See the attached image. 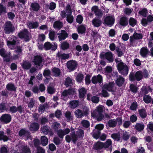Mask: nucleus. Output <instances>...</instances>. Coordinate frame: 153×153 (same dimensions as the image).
Wrapping results in <instances>:
<instances>
[{"label": "nucleus", "instance_id": "f257e3e1", "mask_svg": "<svg viewBox=\"0 0 153 153\" xmlns=\"http://www.w3.org/2000/svg\"><path fill=\"white\" fill-rule=\"evenodd\" d=\"M117 67L119 73L124 76H126L128 74V68L123 62H121L118 63L117 65Z\"/></svg>", "mask_w": 153, "mask_h": 153}, {"label": "nucleus", "instance_id": "f03ea898", "mask_svg": "<svg viewBox=\"0 0 153 153\" xmlns=\"http://www.w3.org/2000/svg\"><path fill=\"white\" fill-rule=\"evenodd\" d=\"M143 78V72L141 71H137L135 74L133 72H131L129 75V79L131 81H134L135 80L139 81Z\"/></svg>", "mask_w": 153, "mask_h": 153}, {"label": "nucleus", "instance_id": "7ed1b4c3", "mask_svg": "<svg viewBox=\"0 0 153 153\" xmlns=\"http://www.w3.org/2000/svg\"><path fill=\"white\" fill-rule=\"evenodd\" d=\"M114 54L110 51L106 52H102L100 53V57L101 59H105L109 63H111L114 60Z\"/></svg>", "mask_w": 153, "mask_h": 153}, {"label": "nucleus", "instance_id": "20e7f679", "mask_svg": "<svg viewBox=\"0 0 153 153\" xmlns=\"http://www.w3.org/2000/svg\"><path fill=\"white\" fill-rule=\"evenodd\" d=\"M19 37L21 39H24L25 42H29L30 40L29 36V32L27 29L24 28L18 33Z\"/></svg>", "mask_w": 153, "mask_h": 153}, {"label": "nucleus", "instance_id": "39448f33", "mask_svg": "<svg viewBox=\"0 0 153 153\" xmlns=\"http://www.w3.org/2000/svg\"><path fill=\"white\" fill-rule=\"evenodd\" d=\"M5 33L6 34H10L13 33L15 31V28L10 21L6 22L4 28Z\"/></svg>", "mask_w": 153, "mask_h": 153}, {"label": "nucleus", "instance_id": "423d86ee", "mask_svg": "<svg viewBox=\"0 0 153 153\" xmlns=\"http://www.w3.org/2000/svg\"><path fill=\"white\" fill-rule=\"evenodd\" d=\"M66 66L69 72L73 71L77 68L78 62L75 60H70L67 62Z\"/></svg>", "mask_w": 153, "mask_h": 153}, {"label": "nucleus", "instance_id": "0eeeda50", "mask_svg": "<svg viewBox=\"0 0 153 153\" xmlns=\"http://www.w3.org/2000/svg\"><path fill=\"white\" fill-rule=\"evenodd\" d=\"M115 21L114 15L106 16L104 19V24L109 27H111L114 24Z\"/></svg>", "mask_w": 153, "mask_h": 153}, {"label": "nucleus", "instance_id": "6e6552de", "mask_svg": "<svg viewBox=\"0 0 153 153\" xmlns=\"http://www.w3.org/2000/svg\"><path fill=\"white\" fill-rule=\"evenodd\" d=\"M88 109L86 108L83 111L80 109H77L74 112L76 117L78 118H82L84 116H87L88 114Z\"/></svg>", "mask_w": 153, "mask_h": 153}, {"label": "nucleus", "instance_id": "1a4fd4ad", "mask_svg": "<svg viewBox=\"0 0 153 153\" xmlns=\"http://www.w3.org/2000/svg\"><path fill=\"white\" fill-rule=\"evenodd\" d=\"M12 117L10 114H2L0 118L1 121L4 124H8L11 121Z\"/></svg>", "mask_w": 153, "mask_h": 153}, {"label": "nucleus", "instance_id": "9d476101", "mask_svg": "<svg viewBox=\"0 0 153 153\" xmlns=\"http://www.w3.org/2000/svg\"><path fill=\"white\" fill-rule=\"evenodd\" d=\"M115 83L114 82H109L108 83L105 84L102 86V88L105 89L109 92H114L115 91L114 89Z\"/></svg>", "mask_w": 153, "mask_h": 153}, {"label": "nucleus", "instance_id": "9b49d317", "mask_svg": "<svg viewBox=\"0 0 153 153\" xmlns=\"http://www.w3.org/2000/svg\"><path fill=\"white\" fill-rule=\"evenodd\" d=\"M57 47V45L56 44L52 45L49 42H47L45 43L44 45V48L46 50H49L50 49L52 51H55Z\"/></svg>", "mask_w": 153, "mask_h": 153}, {"label": "nucleus", "instance_id": "f8f14e48", "mask_svg": "<svg viewBox=\"0 0 153 153\" xmlns=\"http://www.w3.org/2000/svg\"><path fill=\"white\" fill-rule=\"evenodd\" d=\"M92 11L93 12L95 16L98 18H100L103 15V13L102 10L99 9L97 6H94L91 8Z\"/></svg>", "mask_w": 153, "mask_h": 153}, {"label": "nucleus", "instance_id": "ddd939ff", "mask_svg": "<svg viewBox=\"0 0 153 153\" xmlns=\"http://www.w3.org/2000/svg\"><path fill=\"white\" fill-rule=\"evenodd\" d=\"M58 35V38L59 41L64 40L68 36V34L65 30H62L60 31V33L57 34Z\"/></svg>", "mask_w": 153, "mask_h": 153}, {"label": "nucleus", "instance_id": "4468645a", "mask_svg": "<svg viewBox=\"0 0 153 153\" xmlns=\"http://www.w3.org/2000/svg\"><path fill=\"white\" fill-rule=\"evenodd\" d=\"M43 60V59L42 56L36 55L34 57L33 62L35 65L40 66L42 63Z\"/></svg>", "mask_w": 153, "mask_h": 153}, {"label": "nucleus", "instance_id": "2eb2a0df", "mask_svg": "<svg viewBox=\"0 0 153 153\" xmlns=\"http://www.w3.org/2000/svg\"><path fill=\"white\" fill-rule=\"evenodd\" d=\"M102 81V76L100 74H98L97 76H94L91 79L92 82L94 84L97 83H101Z\"/></svg>", "mask_w": 153, "mask_h": 153}, {"label": "nucleus", "instance_id": "dca6fc26", "mask_svg": "<svg viewBox=\"0 0 153 153\" xmlns=\"http://www.w3.org/2000/svg\"><path fill=\"white\" fill-rule=\"evenodd\" d=\"M140 53L142 57L145 58L147 57L149 51L147 47H143L141 48Z\"/></svg>", "mask_w": 153, "mask_h": 153}, {"label": "nucleus", "instance_id": "f3484780", "mask_svg": "<svg viewBox=\"0 0 153 153\" xmlns=\"http://www.w3.org/2000/svg\"><path fill=\"white\" fill-rule=\"evenodd\" d=\"M103 142L98 141L94 144L93 149L96 150H99L103 148Z\"/></svg>", "mask_w": 153, "mask_h": 153}, {"label": "nucleus", "instance_id": "a211bd4d", "mask_svg": "<svg viewBox=\"0 0 153 153\" xmlns=\"http://www.w3.org/2000/svg\"><path fill=\"white\" fill-rule=\"evenodd\" d=\"M119 24L123 27H126L128 24V18L125 16H122L120 18Z\"/></svg>", "mask_w": 153, "mask_h": 153}, {"label": "nucleus", "instance_id": "6ab92c4d", "mask_svg": "<svg viewBox=\"0 0 153 153\" xmlns=\"http://www.w3.org/2000/svg\"><path fill=\"white\" fill-rule=\"evenodd\" d=\"M30 134V132L25 128L21 129L19 132V135L21 137L22 136L28 137Z\"/></svg>", "mask_w": 153, "mask_h": 153}, {"label": "nucleus", "instance_id": "aec40b11", "mask_svg": "<svg viewBox=\"0 0 153 153\" xmlns=\"http://www.w3.org/2000/svg\"><path fill=\"white\" fill-rule=\"evenodd\" d=\"M125 82V79L121 75H119L117 79H116V84L119 87L122 85Z\"/></svg>", "mask_w": 153, "mask_h": 153}, {"label": "nucleus", "instance_id": "412c9836", "mask_svg": "<svg viewBox=\"0 0 153 153\" xmlns=\"http://www.w3.org/2000/svg\"><path fill=\"white\" fill-rule=\"evenodd\" d=\"M39 128V125L37 123L34 122L31 123L30 127V130L31 131H36Z\"/></svg>", "mask_w": 153, "mask_h": 153}, {"label": "nucleus", "instance_id": "4be33fe9", "mask_svg": "<svg viewBox=\"0 0 153 153\" xmlns=\"http://www.w3.org/2000/svg\"><path fill=\"white\" fill-rule=\"evenodd\" d=\"M57 56L61 60H63L68 59L70 56L69 53H61L59 52L57 53Z\"/></svg>", "mask_w": 153, "mask_h": 153}, {"label": "nucleus", "instance_id": "5701e85b", "mask_svg": "<svg viewBox=\"0 0 153 153\" xmlns=\"http://www.w3.org/2000/svg\"><path fill=\"white\" fill-rule=\"evenodd\" d=\"M78 91L79 92V98H84L87 92V91L85 88L84 87H82L81 88H79Z\"/></svg>", "mask_w": 153, "mask_h": 153}, {"label": "nucleus", "instance_id": "b1692460", "mask_svg": "<svg viewBox=\"0 0 153 153\" xmlns=\"http://www.w3.org/2000/svg\"><path fill=\"white\" fill-rule=\"evenodd\" d=\"M21 65L24 69L26 70L29 69L31 66L30 63L27 60H23L21 64Z\"/></svg>", "mask_w": 153, "mask_h": 153}, {"label": "nucleus", "instance_id": "393cba45", "mask_svg": "<svg viewBox=\"0 0 153 153\" xmlns=\"http://www.w3.org/2000/svg\"><path fill=\"white\" fill-rule=\"evenodd\" d=\"M27 26L29 29H35L38 27L39 26V23L37 22L31 21L28 23Z\"/></svg>", "mask_w": 153, "mask_h": 153}, {"label": "nucleus", "instance_id": "a878e982", "mask_svg": "<svg viewBox=\"0 0 153 153\" xmlns=\"http://www.w3.org/2000/svg\"><path fill=\"white\" fill-rule=\"evenodd\" d=\"M30 7L32 10L35 12L38 11L40 8L39 4L36 2L32 3L30 4Z\"/></svg>", "mask_w": 153, "mask_h": 153}, {"label": "nucleus", "instance_id": "bb28decb", "mask_svg": "<svg viewBox=\"0 0 153 153\" xmlns=\"http://www.w3.org/2000/svg\"><path fill=\"white\" fill-rule=\"evenodd\" d=\"M103 109L102 105L98 106L97 107V109L94 110L91 113L95 116L97 114H102Z\"/></svg>", "mask_w": 153, "mask_h": 153}, {"label": "nucleus", "instance_id": "cd10ccee", "mask_svg": "<svg viewBox=\"0 0 153 153\" xmlns=\"http://www.w3.org/2000/svg\"><path fill=\"white\" fill-rule=\"evenodd\" d=\"M144 125L143 123H137L135 126L134 128L135 129L139 131H142L144 129Z\"/></svg>", "mask_w": 153, "mask_h": 153}, {"label": "nucleus", "instance_id": "c85d7f7f", "mask_svg": "<svg viewBox=\"0 0 153 153\" xmlns=\"http://www.w3.org/2000/svg\"><path fill=\"white\" fill-rule=\"evenodd\" d=\"M6 88L8 91H15L16 89L14 84L11 83H9L7 84L6 85Z\"/></svg>", "mask_w": 153, "mask_h": 153}, {"label": "nucleus", "instance_id": "c756f323", "mask_svg": "<svg viewBox=\"0 0 153 153\" xmlns=\"http://www.w3.org/2000/svg\"><path fill=\"white\" fill-rule=\"evenodd\" d=\"M139 114L141 118H145L147 116V112L144 108H142L138 110Z\"/></svg>", "mask_w": 153, "mask_h": 153}, {"label": "nucleus", "instance_id": "7c9ffc66", "mask_svg": "<svg viewBox=\"0 0 153 153\" xmlns=\"http://www.w3.org/2000/svg\"><path fill=\"white\" fill-rule=\"evenodd\" d=\"M9 139L8 137L4 135V132L2 131H0V141L3 140L4 142L7 141Z\"/></svg>", "mask_w": 153, "mask_h": 153}, {"label": "nucleus", "instance_id": "2f4dec72", "mask_svg": "<svg viewBox=\"0 0 153 153\" xmlns=\"http://www.w3.org/2000/svg\"><path fill=\"white\" fill-rule=\"evenodd\" d=\"M86 30V28L85 26L83 25H80L78 26L77 30L78 33L82 34L85 33Z\"/></svg>", "mask_w": 153, "mask_h": 153}, {"label": "nucleus", "instance_id": "473e14b6", "mask_svg": "<svg viewBox=\"0 0 153 153\" xmlns=\"http://www.w3.org/2000/svg\"><path fill=\"white\" fill-rule=\"evenodd\" d=\"M92 24L94 27H98L101 25V21L98 19L94 18L92 20Z\"/></svg>", "mask_w": 153, "mask_h": 153}, {"label": "nucleus", "instance_id": "72a5a7b5", "mask_svg": "<svg viewBox=\"0 0 153 153\" xmlns=\"http://www.w3.org/2000/svg\"><path fill=\"white\" fill-rule=\"evenodd\" d=\"M48 143L47 138L45 136L41 137L40 139V143L43 146L47 145Z\"/></svg>", "mask_w": 153, "mask_h": 153}, {"label": "nucleus", "instance_id": "f704fd0d", "mask_svg": "<svg viewBox=\"0 0 153 153\" xmlns=\"http://www.w3.org/2000/svg\"><path fill=\"white\" fill-rule=\"evenodd\" d=\"M52 71L54 74V76L55 77L59 76L61 73L60 70L59 68L55 67L53 68L52 69Z\"/></svg>", "mask_w": 153, "mask_h": 153}, {"label": "nucleus", "instance_id": "c9c22d12", "mask_svg": "<svg viewBox=\"0 0 153 153\" xmlns=\"http://www.w3.org/2000/svg\"><path fill=\"white\" fill-rule=\"evenodd\" d=\"M69 104L71 108H75L79 105V102L78 100H74L70 101Z\"/></svg>", "mask_w": 153, "mask_h": 153}, {"label": "nucleus", "instance_id": "e433bc0d", "mask_svg": "<svg viewBox=\"0 0 153 153\" xmlns=\"http://www.w3.org/2000/svg\"><path fill=\"white\" fill-rule=\"evenodd\" d=\"M69 47V44L66 41L63 42L61 44V48L63 50L68 49Z\"/></svg>", "mask_w": 153, "mask_h": 153}, {"label": "nucleus", "instance_id": "4c0bfd02", "mask_svg": "<svg viewBox=\"0 0 153 153\" xmlns=\"http://www.w3.org/2000/svg\"><path fill=\"white\" fill-rule=\"evenodd\" d=\"M63 27V23L59 21H55L53 25V27L54 28H58L59 29Z\"/></svg>", "mask_w": 153, "mask_h": 153}, {"label": "nucleus", "instance_id": "58836bf2", "mask_svg": "<svg viewBox=\"0 0 153 153\" xmlns=\"http://www.w3.org/2000/svg\"><path fill=\"white\" fill-rule=\"evenodd\" d=\"M73 91V89L71 88L69 89L68 90H64L62 93L61 97H67L68 95L71 94Z\"/></svg>", "mask_w": 153, "mask_h": 153}, {"label": "nucleus", "instance_id": "ea45409f", "mask_svg": "<svg viewBox=\"0 0 153 153\" xmlns=\"http://www.w3.org/2000/svg\"><path fill=\"white\" fill-rule=\"evenodd\" d=\"M91 116L94 118H96V119L98 121H100L103 119L104 117V115L102 114H97L95 116L91 113Z\"/></svg>", "mask_w": 153, "mask_h": 153}, {"label": "nucleus", "instance_id": "a19ab883", "mask_svg": "<svg viewBox=\"0 0 153 153\" xmlns=\"http://www.w3.org/2000/svg\"><path fill=\"white\" fill-rule=\"evenodd\" d=\"M84 75L81 73H79L76 77L75 79L77 82L81 83L83 80Z\"/></svg>", "mask_w": 153, "mask_h": 153}, {"label": "nucleus", "instance_id": "79ce46f5", "mask_svg": "<svg viewBox=\"0 0 153 153\" xmlns=\"http://www.w3.org/2000/svg\"><path fill=\"white\" fill-rule=\"evenodd\" d=\"M117 124V122L114 119L109 120L107 123L108 125L111 128L115 127Z\"/></svg>", "mask_w": 153, "mask_h": 153}, {"label": "nucleus", "instance_id": "37998d69", "mask_svg": "<svg viewBox=\"0 0 153 153\" xmlns=\"http://www.w3.org/2000/svg\"><path fill=\"white\" fill-rule=\"evenodd\" d=\"M43 74L46 79L47 80H48L49 79L47 77L50 76L51 75V71L49 69L46 68L44 70Z\"/></svg>", "mask_w": 153, "mask_h": 153}, {"label": "nucleus", "instance_id": "c03bdc74", "mask_svg": "<svg viewBox=\"0 0 153 153\" xmlns=\"http://www.w3.org/2000/svg\"><path fill=\"white\" fill-rule=\"evenodd\" d=\"M148 11L146 8H143L141 10L138 12L139 15L142 16L144 17H146L147 16Z\"/></svg>", "mask_w": 153, "mask_h": 153}, {"label": "nucleus", "instance_id": "a18cd8bd", "mask_svg": "<svg viewBox=\"0 0 153 153\" xmlns=\"http://www.w3.org/2000/svg\"><path fill=\"white\" fill-rule=\"evenodd\" d=\"M101 134V131H97L96 130H94L93 131L92 137L94 138L98 139L99 138Z\"/></svg>", "mask_w": 153, "mask_h": 153}, {"label": "nucleus", "instance_id": "49530a36", "mask_svg": "<svg viewBox=\"0 0 153 153\" xmlns=\"http://www.w3.org/2000/svg\"><path fill=\"white\" fill-rule=\"evenodd\" d=\"M143 99L145 103L148 104L151 102L152 98L149 95H145L143 96Z\"/></svg>", "mask_w": 153, "mask_h": 153}, {"label": "nucleus", "instance_id": "de8ad7c7", "mask_svg": "<svg viewBox=\"0 0 153 153\" xmlns=\"http://www.w3.org/2000/svg\"><path fill=\"white\" fill-rule=\"evenodd\" d=\"M47 91L48 94H53L55 92V88L51 86H48L47 88Z\"/></svg>", "mask_w": 153, "mask_h": 153}, {"label": "nucleus", "instance_id": "09e8293b", "mask_svg": "<svg viewBox=\"0 0 153 153\" xmlns=\"http://www.w3.org/2000/svg\"><path fill=\"white\" fill-rule=\"evenodd\" d=\"M105 90V89H103L102 88V93L99 94L98 95L101 96V97H108L109 96V94Z\"/></svg>", "mask_w": 153, "mask_h": 153}, {"label": "nucleus", "instance_id": "8fccbe9b", "mask_svg": "<svg viewBox=\"0 0 153 153\" xmlns=\"http://www.w3.org/2000/svg\"><path fill=\"white\" fill-rule=\"evenodd\" d=\"M111 137L115 140L118 141L120 140V137L119 133H113L111 135Z\"/></svg>", "mask_w": 153, "mask_h": 153}, {"label": "nucleus", "instance_id": "3c124183", "mask_svg": "<svg viewBox=\"0 0 153 153\" xmlns=\"http://www.w3.org/2000/svg\"><path fill=\"white\" fill-rule=\"evenodd\" d=\"M48 106L47 104H41L39 107V112H41L42 113H43L45 111V108H47Z\"/></svg>", "mask_w": 153, "mask_h": 153}, {"label": "nucleus", "instance_id": "603ef678", "mask_svg": "<svg viewBox=\"0 0 153 153\" xmlns=\"http://www.w3.org/2000/svg\"><path fill=\"white\" fill-rule=\"evenodd\" d=\"M129 23L130 25L132 27H134L137 24V21L132 17H130L129 20Z\"/></svg>", "mask_w": 153, "mask_h": 153}, {"label": "nucleus", "instance_id": "864d4df0", "mask_svg": "<svg viewBox=\"0 0 153 153\" xmlns=\"http://www.w3.org/2000/svg\"><path fill=\"white\" fill-rule=\"evenodd\" d=\"M6 9L5 6H4L1 3H0V16L6 13Z\"/></svg>", "mask_w": 153, "mask_h": 153}, {"label": "nucleus", "instance_id": "5fc2aeb1", "mask_svg": "<svg viewBox=\"0 0 153 153\" xmlns=\"http://www.w3.org/2000/svg\"><path fill=\"white\" fill-rule=\"evenodd\" d=\"M72 84V82L71 79L69 77H67L65 81V85L67 87L69 86H71Z\"/></svg>", "mask_w": 153, "mask_h": 153}, {"label": "nucleus", "instance_id": "6e6d98bb", "mask_svg": "<svg viewBox=\"0 0 153 153\" xmlns=\"http://www.w3.org/2000/svg\"><path fill=\"white\" fill-rule=\"evenodd\" d=\"M76 134L78 138H83L84 136V131L82 129H79L76 132Z\"/></svg>", "mask_w": 153, "mask_h": 153}, {"label": "nucleus", "instance_id": "4d7b16f0", "mask_svg": "<svg viewBox=\"0 0 153 153\" xmlns=\"http://www.w3.org/2000/svg\"><path fill=\"white\" fill-rule=\"evenodd\" d=\"M71 137L73 142L74 143H75L78 140V137L74 131L73 130V132H71Z\"/></svg>", "mask_w": 153, "mask_h": 153}, {"label": "nucleus", "instance_id": "13d9d810", "mask_svg": "<svg viewBox=\"0 0 153 153\" xmlns=\"http://www.w3.org/2000/svg\"><path fill=\"white\" fill-rule=\"evenodd\" d=\"M81 124L85 128H88L90 126L89 121L86 120H82L81 122Z\"/></svg>", "mask_w": 153, "mask_h": 153}, {"label": "nucleus", "instance_id": "bf43d9fd", "mask_svg": "<svg viewBox=\"0 0 153 153\" xmlns=\"http://www.w3.org/2000/svg\"><path fill=\"white\" fill-rule=\"evenodd\" d=\"M16 43V41L15 39H11L7 41V44L8 46L15 45Z\"/></svg>", "mask_w": 153, "mask_h": 153}, {"label": "nucleus", "instance_id": "052dcab7", "mask_svg": "<svg viewBox=\"0 0 153 153\" xmlns=\"http://www.w3.org/2000/svg\"><path fill=\"white\" fill-rule=\"evenodd\" d=\"M104 148H107L109 147L112 144V142L111 139H108L105 143H103Z\"/></svg>", "mask_w": 153, "mask_h": 153}, {"label": "nucleus", "instance_id": "680f3d73", "mask_svg": "<svg viewBox=\"0 0 153 153\" xmlns=\"http://www.w3.org/2000/svg\"><path fill=\"white\" fill-rule=\"evenodd\" d=\"M131 91L134 93H136L137 92L138 88L134 85L133 84H131L129 86Z\"/></svg>", "mask_w": 153, "mask_h": 153}, {"label": "nucleus", "instance_id": "e2e57ef3", "mask_svg": "<svg viewBox=\"0 0 153 153\" xmlns=\"http://www.w3.org/2000/svg\"><path fill=\"white\" fill-rule=\"evenodd\" d=\"M63 130L60 129L58 130L57 134L58 137L61 139H63L64 136L65 135Z\"/></svg>", "mask_w": 153, "mask_h": 153}, {"label": "nucleus", "instance_id": "0e129e2a", "mask_svg": "<svg viewBox=\"0 0 153 153\" xmlns=\"http://www.w3.org/2000/svg\"><path fill=\"white\" fill-rule=\"evenodd\" d=\"M133 36L134 37L135 39H140L142 38L143 36L142 34L141 33H137L136 32L134 33Z\"/></svg>", "mask_w": 153, "mask_h": 153}, {"label": "nucleus", "instance_id": "69168bd1", "mask_svg": "<svg viewBox=\"0 0 153 153\" xmlns=\"http://www.w3.org/2000/svg\"><path fill=\"white\" fill-rule=\"evenodd\" d=\"M56 32L53 31H50L49 33V39L52 41H53L55 39Z\"/></svg>", "mask_w": 153, "mask_h": 153}, {"label": "nucleus", "instance_id": "338daca9", "mask_svg": "<svg viewBox=\"0 0 153 153\" xmlns=\"http://www.w3.org/2000/svg\"><path fill=\"white\" fill-rule=\"evenodd\" d=\"M23 153H30V148L27 146H23L22 149Z\"/></svg>", "mask_w": 153, "mask_h": 153}, {"label": "nucleus", "instance_id": "774afa93", "mask_svg": "<svg viewBox=\"0 0 153 153\" xmlns=\"http://www.w3.org/2000/svg\"><path fill=\"white\" fill-rule=\"evenodd\" d=\"M17 108L16 106L13 105L10 107L9 111L12 114L15 113L17 111Z\"/></svg>", "mask_w": 153, "mask_h": 153}]
</instances>
